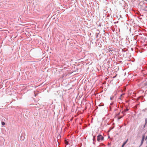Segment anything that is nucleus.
I'll return each instance as SVG.
<instances>
[{
	"instance_id": "nucleus-6",
	"label": "nucleus",
	"mask_w": 147,
	"mask_h": 147,
	"mask_svg": "<svg viewBox=\"0 0 147 147\" xmlns=\"http://www.w3.org/2000/svg\"><path fill=\"white\" fill-rule=\"evenodd\" d=\"M114 96H111L110 97V99L111 100H113L114 99Z\"/></svg>"
},
{
	"instance_id": "nucleus-5",
	"label": "nucleus",
	"mask_w": 147,
	"mask_h": 147,
	"mask_svg": "<svg viewBox=\"0 0 147 147\" xmlns=\"http://www.w3.org/2000/svg\"><path fill=\"white\" fill-rule=\"evenodd\" d=\"M147 110V108H146L144 109H143L142 110V111H143V112H146V111Z\"/></svg>"
},
{
	"instance_id": "nucleus-16",
	"label": "nucleus",
	"mask_w": 147,
	"mask_h": 147,
	"mask_svg": "<svg viewBox=\"0 0 147 147\" xmlns=\"http://www.w3.org/2000/svg\"><path fill=\"white\" fill-rule=\"evenodd\" d=\"M147 139V136L146 137V140Z\"/></svg>"
},
{
	"instance_id": "nucleus-8",
	"label": "nucleus",
	"mask_w": 147,
	"mask_h": 147,
	"mask_svg": "<svg viewBox=\"0 0 147 147\" xmlns=\"http://www.w3.org/2000/svg\"><path fill=\"white\" fill-rule=\"evenodd\" d=\"M1 124L2 125H5V123L3 121H2V122H1Z\"/></svg>"
},
{
	"instance_id": "nucleus-13",
	"label": "nucleus",
	"mask_w": 147,
	"mask_h": 147,
	"mask_svg": "<svg viewBox=\"0 0 147 147\" xmlns=\"http://www.w3.org/2000/svg\"><path fill=\"white\" fill-rule=\"evenodd\" d=\"M113 104V102H112L110 103V105L111 106V105H112Z\"/></svg>"
},
{
	"instance_id": "nucleus-17",
	"label": "nucleus",
	"mask_w": 147,
	"mask_h": 147,
	"mask_svg": "<svg viewBox=\"0 0 147 147\" xmlns=\"http://www.w3.org/2000/svg\"><path fill=\"white\" fill-rule=\"evenodd\" d=\"M116 77V76H114V77H113V78H115V77Z\"/></svg>"
},
{
	"instance_id": "nucleus-15",
	"label": "nucleus",
	"mask_w": 147,
	"mask_h": 147,
	"mask_svg": "<svg viewBox=\"0 0 147 147\" xmlns=\"http://www.w3.org/2000/svg\"><path fill=\"white\" fill-rule=\"evenodd\" d=\"M145 126H146V125H145V124H144V126H143V128H144L145 127Z\"/></svg>"
},
{
	"instance_id": "nucleus-3",
	"label": "nucleus",
	"mask_w": 147,
	"mask_h": 147,
	"mask_svg": "<svg viewBox=\"0 0 147 147\" xmlns=\"http://www.w3.org/2000/svg\"><path fill=\"white\" fill-rule=\"evenodd\" d=\"M128 140V139H127V140H126L123 143V144H122V145L121 147H124V146H125V145L126 144V143H127V142Z\"/></svg>"
},
{
	"instance_id": "nucleus-22",
	"label": "nucleus",
	"mask_w": 147,
	"mask_h": 147,
	"mask_svg": "<svg viewBox=\"0 0 147 147\" xmlns=\"http://www.w3.org/2000/svg\"><path fill=\"white\" fill-rule=\"evenodd\" d=\"M146 147H147V146Z\"/></svg>"
},
{
	"instance_id": "nucleus-9",
	"label": "nucleus",
	"mask_w": 147,
	"mask_h": 147,
	"mask_svg": "<svg viewBox=\"0 0 147 147\" xmlns=\"http://www.w3.org/2000/svg\"><path fill=\"white\" fill-rule=\"evenodd\" d=\"M124 94H121V95L120 97L119 98V99H120V100H121V97L123 95H124Z\"/></svg>"
},
{
	"instance_id": "nucleus-7",
	"label": "nucleus",
	"mask_w": 147,
	"mask_h": 147,
	"mask_svg": "<svg viewBox=\"0 0 147 147\" xmlns=\"http://www.w3.org/2000/svg\"><path fill=\"white\" fill-rule=\"evenodd\" d=\"M147 123V118H146L145 119V125H146Z\"/></svg>"
},
{
	"instance_id": "nucleus-2",
	"label": "nucleus",
	"mask_w": 147,
	"mask_h": 147,
	"mask_svg": "<svg viewBox=\"0 0 147 147\" xmlns=\"http://www.w3.org/2000/svg\"><path fill=\"white\" fill-rule=\"evenodd\" d=\"M144 138H145V136L144 135H143L142 137V140H141V142L140 145L139 146V147L141 146L143 144Z\"/></svg>"
},
{
	"instance_id": "nucleus-11",
	"label": "nucleus",
	"mask_w": 147,
	"mask_h": 147,
	"mask_svg": "<svg viewBox=\"0 0 147 147\" xmlns=\"http://www.w3.org/2000/svg\"><path fill=\"white\" fill-rule=\"evenodd\" d=\"M123 117V116H119L118 117V119H120L121 118Z\"/></svg>"
},
{
	"instance_id": "nucleus-1",
	"label": "nucleus",
	"mask_w": 147,
	"mask_h": 147,
	"mask_svg": "<svg viewBox=\"0 0 147 147\" xmlns=\"http://www.w3.org/2000/svg\"><path fill=\"white\" fill-rule=\"evenodd\" d=\"M104 137L100 134H99L97 137V140L99 141L100 140H103Z\"/></svg>"
},
{
	"instance_id": "nucleus-14",
	"label": "nucleus",
	"mask_w": 147,
	"mask_h": 147,
	"mask_svg": "<svg viewBox=\"0 0 147 147\" xmlns=\"http://www.w3.org/2000/svg\"><path fill=\"white\" fill-rule=\"evenodd\" d=\"M120 114V113H119L117 115V116H118Z\"/></svg>"
},
{
	"instance_id": "nucleus-10",
	"label": "nucleus",
	"mask_w": 147,
	"mask_h": 147,
	"mask_svg": "<svg viewBox=\"0 0 147 147\" xmlns=\"http://www.w3.org/2000/svg\"><path fill=\"white\" fill-rule=\"evenodd\" d=\"M103 105H104L103 104V103H102V104H100L98 105V106H103Z\"/></svg>"
},
{
	"instance_id": "nucleus-18",
	"label": "nucleus",
	"mask_w": 147,
	"mask_h": 147,
	"mask_svg": "<svg viewBox=\"0 0 147 147\" xmlns=\"http://www.w3.org/2000/svg\"><path fill=\"white\" fill-rule=\"evenodd\" d=\"M121 113H123V111H122V112H121Z\"/></svg>"
},
{
	"instance_id": "nucleus-12",
	"label": "nucleus",
	"mask_w": 147,
	"mask_h": 147,
	"mask_svg": "<svg viewBox=\"0 0 147 147\" xmlns=\"http://www.w3.org/2000/svg\"><path fill=\"white\" fill-rule=\"evenodd\" d=\"M128 110H129L128 109H127V108L126 109H125V110L124 111H125V112H127V111H128Z\"/></svg>"
},
{
	"instance_id": "nucleus-19",
	"label": "nucleus",
	"mask_w": 147,
	"mask_h": 147,
	"mask_svg": "<svg viewBox=\"0 0 147 147\" xmlns=\"http://www.w3.org/2000/svg\"><path fill=\"white\" fill-rule=\"evenodd\" d=\"M146 143L147 144V141H146Z\"/></svg>"
},
{
	"instance_id": "nucleus-4",
	"label": "nucleus",
	"mask_w": 147,
	"mask_h": 147,
	"mask_svg": "<svg viewBox=\"0 0 147 147\" xmlns=\"http://www.w3.org/2000/svg\"><path fill=\"white\" fill-rule=\"evenodd\" d=\"M143 8V10H144L147 11V6H145Z\"/></svg>"
},
{
	"instance_id": "nucleus-20",
	"label": "nucleus",
	"mask_w": 147,
	"mask_h": 147,
	"mask_svg": "<svg viewBox=\"0 0 147 147\" xmlns=\"http://www.w3.org/2000/svg\"><path fill=\"white\" fill-rule=\"evenodd\" d=\"M146 1H147V0Z\"/></svg>"
},
{
	"instance_id": "nucleus-21",
	"label": "nucleus",
	"mask_w": 147,
	"mask_h": 147,
	"mask_svg": "<svg viewBox=\"0 0 147 147\" xmlns=\"http://www.w3.org/2000/svg\"><path fill=\"white\" fill-rule=\"evenodd\" d=\"M146 147H147V146Z\"/></svg>"
}]
</instances>
